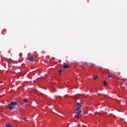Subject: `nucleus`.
Here are the masks:
<instances>
[{
	"label": "nucleus",
	"instance_id": "obj_9",
	"mask_svg": "<svg viewBox=\"0 0 127 127\" xmlns=\"http://www.w3.org/2000/svg\"><path fill=\"white\" fill-rule=\"evenodd\" d=\"M113 77V75H110V74H108V78H112Z\"/></svg>",
	"mask_w": 127,
	"mask_h": 127
},
{
	"label": "nucleus",
	"instance_id": "obj_4",
	"mask_svg": "<svg viewBox=\"0 0 127 127\" xmlns=\"http://www.w3.org/2000/svg\"><path fill=\"white\" fill-rule=\"evenodd\" d=\"M69 68V65L67 64H64L63 65V68L64 69H68Z\"/></svg>",
	"mask_w": 127,
	"mask_h": 127
},
{
	"label": "nucleus",
	"instance_id": "obj_6",
	"mask_svg": "<svg viewBox=\"0 0 127 127\" xmlns=\"http://www.w3.org/2000/svg\"><path fill=\"white\" fill-rule=\"evenodd\" d=\"M81 113H82V111L80 110L78 112H76L75 114L79 116V115H80Z\"/></svg>",
	"mask_w": 127,
	"mask_h": 127
},
{
	"label": "nucleus",
	"instance_id": "obj_1",
	"mask_svg": "<svg viewBox=\"0 0 127 127\" xmlns=\"http://www.w3.org/2000/svg\"><path fill=\"white\" fill-rule=\"evenodd\" d=\"M7 107H8L9 110H12V109H13V105H12L11 104V103L9 104L7 106Z\"/></svg>",
	"mask_w": 127,
	"mask_h": 127
},
{
	"label": "nucleus",
	"instance_id": "obj_13",
	"mask_svg": "<svg viewBox=\"0 0 127 127\" xmlns=\"http://www.w3.org/2000/svg\"><path fill=\"white\" fill-rule=\"evenodd\" d=\"M24 102H26L27 103H28V101H27V99H25L24 100Z\"/></svg>",
	"mask_w": 127,
	"mask_h": 127
},
{
	"label": "nucleus",
	"instance_id": "obj_7",
	"mask_svg": "<svg viewBox=\"0 0 127 127\" xmlns=\"http://www.w3.org/2000/svg\"><path fill=\"white\" fill-rule=\"evenodd\" d=\"M98 78H99V76L98 75H96L93 77V80H97V79H98Z\"/></svg>",
	"mask_w": 127,
	"mask_h": 127
},
{
	"label": "nucleus",
	"instance_id": "obj_14",
	"mask_svg": "<svg viewBox=\"0 0 127 127\" xmlns=\"http://www.w3.org/2000/svg\"><path fill=\"white\" fill-rule=\"evenodd\" d=\"M8 60H9L10 61H12V60H11L10 58L7 59Z\"/></svg>",
	"mask_w": 127,
	"mask_h": 127
},
{
	"label": "nucleus",
	"instance_id": "obj_11",
	"mask_svg": "<svg viewBox=\"0 0 127 127\" xmlns=\"http://www.w3.org/2000/svg\"><path fill=\"white\" fill-rule=\"evenodd\" d=\"M23 120H24V122H27V120L26 119V117H24Z\"/></svg>",
	"mask_w": 127,
	"mask_h": 127
},
{
	"label": "nucleus",
	"instance_id": "obj_10",
	"mask_svg": "<svg viewBox=\"0 0 127 127\" xmlns=\"http://www.w3.org/2000/svg\"><path fill=\"white\" fill-rule=\"evenodd\" d=\"M62 71H63V70H62L60 69V70H59V74H61V73H62Z\"/></svg>",
	"mask_w": 127,
	"mask_h": 127
},
{
	"label": "nucleus",
	"instance_id": "obj_15",
	"mask_svg": "<svg viewBox=\"0 0 127 127\" xmlns=\"http://www.w3.org/2000/svg\"><path fill=\"white\" fill-rule=\"evenodd\" d=\"M76 117L77 119H79V115H76Z\"/></svg>",
	"mask_w": 127,
	"mask_h": 127
},
{
	"label": "nucleus",
	"instance_id": "obj_8",
	"mask_svg": "<svg viewBox=\"0 0 127 127\" xmlns=\"http://www.w3.org/2000/svg\"><path fill=\"white\" fill-rule=\"evenodd\" d=\"M103 85H104V86H107V85H108V83H107V82H106V81H104L103 82Z\"/></svg>",
	"mask_w": 127,
	"mask_h": 127
},
{
	"label": "nucleus",
	"instance_id": "obj_2",
	"mask_svg": "<svg viewBox=\"0 0 127 127\" xmlns=\"http://www.w3.org/2000/svg\"><path fill=\"white\" fill-rule=\"evenodd\" d=\"M81 109V104L78 103L76 105V111H79Z\"/></svg>",
	"mask_w": 127,
	"mask_h": 127
},
{
	"label": "nucleus",
	"instance_id": "obj_3",
	"mask_svg": "<svg viewBox=\"0 0 127 127\" xmlns=\"http://www.w3.org/2000/svg\"><path fill=\"white\" fill-rule=\"evenodd\" d=\"M10 104H11V105L13 106H16V105H17V102H14V101H11Z\"/></svg>",
	"mask_w": 127,
	"mask_h": 127
},
{
	"label": "nucleus",
	"instance_id": "obj_5",
	"mask_svg": "<svg viewBox=\"0 0 127 127\" xmlns=\"http://www.w3.org/2000/svg\"><path fill=\"white\" fill-rule=\"evenodd\" d=\"M29 61H31V62H33L34 61V58L33 57H30L29 58Z\"/></svg>",
	"mask_w": 127,
	"mask_h": 127
},
{
	"label": "nucleus",
	"instance_id": "obj_16",
	"mask_svg": "<svg viewBox=\"0 0 127 127\" xmlns=\"http://www.w3.org/2000/svg\"><path fill=\"white\" fill-rule=\"evenodd\" d=\"M104 111H107V107L105 108Z\"/></svg>",
	"mask_w": 127,
	"mask_h": 127
},
{
	"label": "nucleus",
	"instance_id": "obj_12",
	"mask_svg": "<svg viewBox=\"0 0 127 127\" xmlns=\"http://www.w3.org/2000/svg\"><path fill=\"white\" fill-rule=\"evenodd\" d=\"M6 127H13L10 125H8L6 126Z\"/></svg>",
	"mask_w": 127,
	"mask_h": 127
}]
</instances>
